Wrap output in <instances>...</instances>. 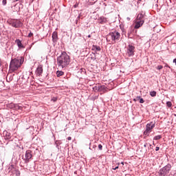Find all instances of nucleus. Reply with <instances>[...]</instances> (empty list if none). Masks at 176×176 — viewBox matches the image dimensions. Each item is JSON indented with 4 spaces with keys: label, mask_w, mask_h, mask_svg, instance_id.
Masks as SVG:
<instances>
[{
    "label": "nucleus",
    "mask_w": 176,
    "mask_h": 176,
    "mask_svg": "<svg viewBox=\"0 0 176 176\" xmlns=\"http://www.w3.org/2000/svg\"><path fill=\"white\" fill-rule=\"evenodd\" d=\"M71 59L69 55L66 52H62L61 54L57 58V65L59 68H65L69 65Z\"/></svg>",
    "instance_id": "obj_1"
},
{
    "label": "nucleus",
    "mask_w": 176,
    "mask_h": 176,
    "mask_svg": "<svg viewBox=\"0 0 176 176\" xmlns=\"http://www.w3.org/2000/svg\"><path fill=\"white\" fill-rule=\"evenodd\" d=\"M24 63V58L23 56H19L11 60L10 63V71L11 72H14V71H17L23 63Z\"/></svg>",
    "instance_id": "obj_2"
},
{
    "label": "nucleus",
    "mask_w": 176,
    "mask_h": 176,
    "mask_svg": "<svg viewBox=\"0 0 176 176\" xmlns=\"http://www.w3.org/2000/svg\"><path fill=\"white\" fill-rule=\"evenodd\" d=\"M106 39L107 42L113 44L120 39V33L118 31L111 32L107 35Z\"/></svg>",
    "instance_id": "obj_3"
},
{
    "label": "nucleus",
    "mask_w": 176,
    "mask_h": 176,
    "mask_svg": "<svg viewBox=\"0 0 176 176\" xmlns=\"http://www.w3.org/2000/svg\"><path fill=\"white\" fill-rule=\"evenodd\" d=\"M153 129H155V122H151L147 124L146 126V130L144 132V135H145L146 137H148V135H149V134L151 133V131H152Z\"/></svg>",
    "instance_id": "obj_4"
},
{
    "label": "nucleus",
    "mask_w": 176,
    "mask_h": 176,
    "mask_svg": "<svg viewBox=\"0 0 176 176\" xmlns=\"http://www.w3.org/2000/svg\"><path fill=\"white\" fill-rule=\"evenodd\" d=\"M10 25H12L14 28H21V27H23V22L19 19H11Z\"/></svg>",
    "instance_id": "obj_5"
},
{
    "label": "nucleus",
    "mask_w": 176,
    "mask_h": 176,
    "mask_svg": "<svg viewBox=\"0 0 176 176\" xmlns=\"http://www.w3.org/2000/svg\"><path fill=\"white\" fill-rule=\"evenodd\" d=\"M135 50V47L134 45H129L126 48V54H128L129 57H131L134 56V52Z\"/></svg>",
    "instance_id": "obj_6"
},
{
    "label": "nucleus",
    "mask_w": 176,
    "mask_h": 176,
    "mask_svg": "<svg viewBox=\"0 0 176 176\" xmlns=\"http://www.w3.org/2000/svg\"><path fill=\"white\" fill-rule=\"evenodd\" d=\"M32 158V154L31 150H28L25 154V158L23 159L25 163H30V160Z\"/></svg>",
    "instance_id": "obj_7"
},
{
    "label": "nucleus",
    "mask_w": 176,
    "mask_h": 176,
    "mask_svg": "<svg viewBox=\"0 0 176 176\" xmlns=\"http://www.w3.org/2000/svg\"><path fill=\"white\" fill-rule=\"evenodd\" d=\"M42 74H43V66L42 65H39L36 69V76H41Z\"/></svg>",
    "instance_id": "obj_8"
},
{
    "label": "nucleus",
    "mask_w": 176,
    "mask_h": 176,
    "mask_svg": "<svg viewBox=\"0 0 176 176\" xmlns=\"http://www.w3.org/2000/svg\"><path fill=\"white\" fill-rule=\"evenodd\" d=\"M144 23H145V21H135V29L138 30V28H140V27H142L144 25Z\"/></svg>",
    "instance_id": "obj_9"
},
{
    "label": "nucleus",
    "mask_w": 176,
    "mask_h": 176,
    "mask_svg": "<svg viewBox=\"0 0 176 176\" xmlns=\"http://www.w3.org/2000/svg\"><path fill=\"white\" fill-rule=\"evenodd\" d=\"M145 17V14H144V12H140V13H139L138 14V16H137V18H136V20L138 21H145L144 20V18Z\"/></svg>",
    "instance_id": "obj_10"
},
{
    "label": "nucleus",
    "mask_w": 176,
    "mask_h": 176,
    "mask_svg": "<svg viewBox=\"0 0 176 176\" xmlns=\"http://www.w3.org/2000/svg\"><path fill=\"white\" fill-rule=\"evenodd\" d=\"M58 39V34L57 32H54L52 33V41L53 42H57V40Z\"/></svg>",
    "instance_id": "obj_11"
},
{
    "label": "nucleus",
    "mask_w": 176,
    "mask_h": 176,
    "mask_svg": "<svg viewBox=\"0 0 176 176\" xmlns=\"http://www.w3.org/2000/svg\"><path fill=\"white\" fill-rule=\"evenodd\" d=\"M15 43H16L19 49H24V45H23V43H21V41H20V39H16L15 41Z\"/></svg>",
    "instance_id": "obj_12"
},
{
    "label": "nucleus",
    "mask_w": 176,
    "mask_h": 176,
    "mask_svg": "<svg viewBox=\"0 0 176 176\" xmlns=\"http://www.w3.org/2000/svg\"><path fill=\"white\" fill-rule=\"evenodd\" d=\"M91 50L97 53V52H100L101 51V47L98 45H93L91 47Z\"/></svg>",
    "instance_id": "obj_13"
},
{
    "label": "nucleus",
    "mask_w": 176,
    "mask_h": 176,
    "mask_svg": "<svg viewBox=\"0 0 176 176\" xmlns=\"http://www.w3.org/2000/svg\"><path fill=\"white\" fill-rule=\"evenodd\" d=\"M96 87V90L98 91H104V90H105V86L104 85H98Z\"/></svg>",
    "instance_id": "obj_14"
},
{
    "label": "nucleus",
    "mask_w": 176,
    "mask_h": 176,
    "mask_svg": "<svg viewBox=\"0 0 176 176\" xmlns=\"http://www.w3.org/2000/svg\"><path fill=\"white\" fill-rule=\"evenodd\" d=\"M3 135L6 140L10 139V133L8 132L7 131L3 132Z\"/></svg>",
    "instance_id": "obj_15"
},
{
    "label": "nucleus",
    "mask_w": 176,
    "mask_h": 176,
    "mask_svg": "<svg viewBox=\"0 0 176 176\" xmlns=\"http://www.w3.org/2000/svg\"><path fill=\"white\" fill-rule=\"evenodd\" d=\"M8 173H11L13 174V171H14V165H10L8 168Z\"/></svg>",
    "instance_id": "obj_16"
},
{
    "label": "nucleus",
    "mask_w": 176,
    "mask_h": 176,
    "mask_svg": "<svg viewBox=\"0 0 176 176\" xmlns=\"http://www.w3.org/2000/svg\"><path fill=\"white\" fill-rule=\"evenodd\" d=\"M100 24H104V23H107L108 21L107 20V18H105V17H104V16H101L100 18Z\"/></svg>",
    "instance_id": "obj_17"
},
{
    "label": "nucleus",
    "mask_w": 176,
    "mask_h": 176,
    "mask_svg": "<svg viewBox=\"0 0 176 176\" xmlns=\"http://www.w3.org/2000/svg\"><path fill=\"white\" fill-rule=\"evenodd\" d=\"M64 75V72L63 71H57L56 72V76L60 78V76H63Z\"/></svg>",
    "instance_id": "obj_18"
},
{
    "label": "nucleus",
    "mask_w": 176,
    "mask_h": 176,
    "mask_svg": "<svg viewBox=\"0 0 176 176\" xmlns=\"http://www.w3.org/2000/svg\"><path fill=\"white\" fill-rule=\"evenodd\" d=\"M14 107L15 109H17V110H19V109H20V110L23 109V107L21 106L20 104H14Z\"/></svg>",
    "instance_id": "obj_19"
},
{
    "label": "nucleus",
    "mask_w": 176,
    "mask_h": 176,
    "mask_svg": "<svg viewBox=\"0 0 176 176\" xmlns=\"http://www.w3.org/2000/svg\"><path fill=\"white\" fill-rule=\"evenodd\" d=\"M153 140L156 141H157V140H162V135H156L153 138Z\"/></svg>",
    "instance_id": "obj_20"
},
{
    "label": "nucleus",
    "mask_w": 176,
    "mask_h": 176,
    "mask_svg": "<svg viewBox=\"0 0 176 176\" xmlns=\"http://www.w3.org/2000/svg\"><path fill=\"white\" fill-rule=\"evenodd\" d=\"M150 96L151 97H156V91H151L150 92Z\"/></svg>",
    "instance_id": "obj_21"
},
{
    "label": "nucleus",
    "mask_w": 176,
    "mask_h": 176,
    "mask_svg": "<svg viewBox=\"0 0 176 176\" xmlns=\"http://www.w3.org/2000/svg\"><path fill=\"white\" fill-rule=\"evenodd\" d=\"M166 105L168 108H171V107L173 106V103H171V102L168 101V102H166Z\"/></svg>",
    "instance_id": "obj_22"
},
{
    "label": "nucleus",
    "mask_w": 176,
    "mask_h": 176,
    "mask_svg": "<svg viewBox=\"0 0 176 176\" xmlns=\"http://www.w3.org/2000/svg\"><path fill=\"white\" fill-rule=\"evenodd\" d=\"M157 69H158L159 71H160V69H163V66H162V65H158V66L157 67Z\"/></svg>",
    "instance_id": "obj_23"
},
{
    "label": "nucleus",
    "mask_w": 176,
    "mask_h": 176,
    "mask_svg": "<svg viewBox=\"0 0 176 176\" xmlns=\"http://www.w3.org/2000/svg\"><path fill=\"white\" fill-rule=\"evenodd\" d=\"M144 102H145V100H144V99L142 98L140 99V104H144Z\"/></svg>",
    "instance_id": "obj_24"
},
{
    "label": "nucleus",
    "mask_w": 176,
    "mask_h": 176,
    "mask_svg": "<svg viewBox=\"0 0 176 176\" xmlns=\"http://www.w3.org/2000/svg\"><path fill=\"white\" fill-rule=\"evenodd\" d=\"M33 35H34V34L30 32L28 36V38H31V36H32Z\"/></svg>",
    "instance_id": "obj_25"
},
{
    "label": "nucleus",
    "mask_w": 176,
    "mask_h": 176,
    "mask_svg": "<svg viewBox=\"0 0 176 176\" xmlns=\"http://www.w3.org/2000/svg\"><path fill=\"white\" fill-rule=\"evenodd\" d=\"M98 148L100 151H102V144H99L98 145Z\"/></svg>",
    "instance_id": "obj_26"
},
{
    "label": "nucleus",
    "mask_w": 176,
    "mask_h": 176,
    "mask_svg": "<svg viewBox=\"0 0 176 176\" xmlns=\"http://www.w3.org/2000/svg\"><path fill=\"white\" fill-rule=\"evenodd\" d=\"M52 101H54V102H56V101H57V98H53L52 99Z\"/></svg>",
    "instance_id": "obj_27"
},
{
    "label": "nucleus",
    "mask_w": 176,
    "mask_h": 176,
    "mask_svg": "<svg viewBox=\"0 0 176 176\" xmlns=\"http://www.w3.org/2000/svg\"><path fill=\"white\" fill-rule=\"evenodd\" d=\"M2 3L5 6L6 5V0H3Z\"/></svg>",
    "instance_id": "obj_28"
},
{
    "label": "nucleus",
    "mask_w": 176,
    "mask_h": 176,
    "mask_svg": "<svg viewBox=\"0 0 176 176\" xmlns=\"http://www.w3.org/2000/svg\"><path fill=\"white\" fill-rule=\"evenodd\" d=\"M159 149H160V147L157 146V147L155 148V151H156V152H157V151H159Z\"/></svg>",
    "instance_id": "obj_29"
},
{
    "label": "nucleus",
    "mask_w": 176,
    "mask_h": 176,
    "mask_svg": "<svg viewBox=\"0 0 176 176\" xmlns=\"http://www.w3.org/2000/svg\"><path fill=\"white\" fill-rule=\"evenodd\" d=\"M78 6H79V4H78V3H76V4H75V5L74 6V8H78Z\"/></svg>",
    "instance_id": "obj_30"
},
{
    "label": "nucleus",
    "mask_w": 176,
    "mask_h": 176,
    "mask_svg": "<svg viewBox=\"0 0 176 176\" xmlns=\"http://www.w3.org/2000/svg\"><path fill=\"white\" fill-rule=\"evenodd\" d=\"M141 98H141L140 96L136 97V99H137V100H140V99H141Z\"/></svg>",
    "instance_id": "obj_31"
},
{
    "label": "nucleus",
    "mask_w": 176,
    "mask_h": 176,
    "mask_svg": "<svg viewBox=\"0 0 176 176\" xmlns=\"http://www.w3.org/2000/svg\"><path fill=\"white\" fill-rule=\"evenodd\" d=\"M67 140H68V141H71V140H72V138L68 137V138H67Z\"/></svg>",
    "instance_id": "obj_32"
},
{
    "label": "nucleus",
    "mask_w": 176,
    "mask_h": 176,
    "mask_svg": "<svg viewBox=\"0 0 176 176\" xmlns=\"http://www.w3.org/2000/svg\"><path fill=\"white\" fill-rule=\"evenodd\" d=\"M119 168V166H116V168H113V170H118Z\"/></svg>",
    "instance_id": "obj_33"
},
{
    "label": "nucleus",
    "mask_w": 176,
    "mask_h": 176,
    "mask_svg": "<svg viewBox=\"0 0 176 176\" xmlns=\"http://www.w3.org/2000/svg\"><path fill=\"white\" fill-rule=\"evenodd\" d=\"M146 145H147L146 143L144 145V148H146Z\"/></svg>",
    "instance_id": "obj_34"
},
{
    "label": "nucleus",
    "mask_w": 176,
    "mask_h": 176,
    "mask_svg": "<svg viewBox=\"0 0 176 176\" xmlns=\"http://www.w3.org/2000/svg\"><path fill=\"white\" fill-rule=\"evenodd\" d=\"M88 37H89V38H91V35L89 34V35H88Z\"/></svg>",
    "instance_id": "obj_35"
},
{
    "label": "nucleus",
    "mask_w": 176,
    "mask_h": 176,
    "mask_svg": "<svg viewBox=\"0 0 176 176\" xmlns=\"http://www.w3.org/2000/svg\"><path fill=\"white\" fill-rule=\"evenodd\" d=\"M17 1H19V0H14V2H17Z\"/></svg>",
    "instance_id": "obj_36"
},
{
    "label": "nucleus",
    "mask_w": 176,
    "mask_h": 176,
    "mask_svg": "<svg viewBox=\"0 0 176 176\" xmlns=\"http://www.w3.org/2000/svg\"><path fill=\"white\" fill-rule=\"evenodd\" d=\"M78 19H80V15H79V16H78Z\"/></svg>",
    "instance_id": "obj_37"
},
{
    "label": "nucleus",
    "mask_w": 176,
    "mask_h": 176,
    "mask_svg": "<svg viewBox=\"0 0 176 176\" xmlns=\"http://www.w3.org/2000/svg\"><path fill=\"white\" fill-rule=\"evenodd\" d=\"M93 1H95V2H97V0H93Z\"/></svg>",
    "instance_id": "obj_38"
},
{
    "label": "nucleus",
    "mask_w": 176,
    "mask_h": 176,
    "mask_svg": "<svg viewBox=\"0 0 176 176\" xmlns=\"http://www.w3.org/2000/svg\"><path fill=\"white\" fill-rule=\"evenodd\" d=\"M140 2H141V1H142V0H138Z\"/></svg>",
    "instance_id": "obj_39"
},
{
    "label": "nucleus",
    "mask_w": 176,
    "mask_h": 176,
    "mask_svg": "<svg viewBox=\"0 0 176 176\" xmlns=\"http://www.w3.org/2000/svg\"><path fill=\"white\" fill-rule=\"evenodd\" d=\"M152 146V144H150V147Z\"/></svg>",
    "instance_id": "obj_40"
},
{
    "label": "nucleus",
    "mask_w": 176,
    "mask_h": 176,
    "mask_svg": "<svg viewBox=\"0 0 176 176\" xmlns=\"http://www.w3.org/2000/svg\"><path fill=\"white\" fill-rule=\"evenodd\" d=\"M121 164H124V163H123V162H122V163H121Z\"/></svg>",
    "instance_id": "obj_41"
},
{
    "label": "nucleus",
    "mask_w": 176,
    "mask_h": 176,
    "mask_svg": "<svg viewBox=\"0 0 176 176\" xmlns=\"http://www.w3.org/2000/svg\"><path fill=\"white\" fill-rule=\"evenodd\" d=\"M133 101H135V99H134Z\"/></svg>",
    "instance_id": "obj_42"
}]
</instances>
